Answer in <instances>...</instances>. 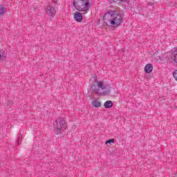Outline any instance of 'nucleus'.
<instances>
[{"instance_id":"obj_3","label":"nucleus","mask_w":177,"mask_h":177,"mask_svg":"<svg viewBox=\"0 0 177 177\" xmlns=\"http://www.w3.org/2000/svg\"><path fill=\"white\" fill-rule=\"evenodd\" d=\"M97 79H95L94 82L92 84V85L90 87V92H92L93 93H95V95H97V96H107L110 94L111 90L110 87L107 88L106 91L100 93L99 92V87L97 86Z\"/></svg>"},{"instance_id":"obj_15","label":"nucleus","mask_w":177,"mask_h":177,"mask_svg":"<svg viewBox=\"0 0 177 177\" xmlns=\"http://www.w3.org/2000/svg\"><path fill=\"white\" fill-rule=\"evenodd\" d=\"M54 3H56L57 1L56 0H53Z\"/></svg>"},{"instance_id":"obj_6","label":"nucleus","mask_w":177,"mask_h":177,"mask_svg":"<svg viewBox=\"0 0 177 177\" xmlns=\"http://www.w3.org/2000/svg\"><path fill=\"white\" fill-rule=\"evenodd\" d=\"M93 99L94 100L91 102V106H93V107H95V109H99V107H101L102 102H100V101H99L98 99H96V98H93Z\"/></svg>"},{"instance_id":"obj_14","label":"nucleus","mask_w":177,"mask_h":177,"mask_svg":"<svg viewBox=\"0 0 177 177\" xmlns=\"http://www.w3.org/2000/svg\"><path fill=\"white\" fill-rule=\"evenodd\" d=\"M12 105H13V101H8L7 102L8 107H10V106H12Z\"/></svg>"},{"instance_id":"obj_2","label":"nucleus","mask_w":177,"mask_h":177,"mask_svg":"<svg viewBox=\"0 0 177 177\" xmlns=\"http://www.w3.org/2000/svg\"><path fill=\"white\" fill-rule=\"evenodd\" d=\"M92 4L89 3V0H73V7L77 11L74 14L75 21L81 23L82 21V13L80 12H88Z\"/></svg>"},{"instance_id":"obj_4","label":"nucleus","mask_w":177,"mask_h":177,"mask_svg":"<svg viewBox=\"0 0 177 177\" xmlns=\"http://www.w3.org/2000/svg\"><path fill=\"white\" fill-rule=\"evenodd\" d=\"M66 128H67V124L64 120H61L60 122L56 120L54 123V132H55L56 135H59L62 131H66Z\"/></svg>"},{"instance_id":"obj_13","label":"nucleus","mask_w":177,"mask_h":177,"mask_svg":"<svg viewBox=\"0 0 177 177\" xmlns=\"http://www.w3.org/2000/svg\"><path fill=\"white\" fill-rule=\"evenodd\" d=\"M173 77L177 81V70L176 71L173 72Z\"/></svg>"},{"instance_id":"obj_7","label":"nucleus","mask_w":177,"mask_h":177,"mask_svg":"<svg viewBox=\"0 0 177 177\" xmlns=\"http://www.w3.org/2000/svg\"><path fill=\"white\" fill-rule=\"evenodd\" d=\"M145 71L147 73V74H150V73L153 71V65L151 64H147L145 67Z\"/></svg>"},{"instance_id":"obj_10","label":"nucleus","mask_w":177,"mask_h":177,"mask_svg":"<svg viewBox=\"0 0 177 177\" xmlns=\"http://www.w3.org/2000/svg\"><path fill=\"white\" fill-rule=\"evenodd\" d=\"M6 7L3 4L0 5V16H2V15L6 12Z\"/></svg>"},{"instance_id":"obj_9","label":"nucleus","mask_w":177,"mask_h":177,"mask_svg":"<svg viewBox=\"0 0 177 177\" xmlns=\"http://www.w3.org/2000/svg\"><path fill=\"white\" fill-rule=\"evenodd\" d=\"M97 86L98 87V90L100 91L101 89H106V86H104V84L103 83V82H97Z\"/></svg>"},{"instance_id":"obj_1","label":"nucleus","mask_w":177,"mask_h":177,"mask_svg":"<svg viewBox=\"0 0 177 177\" xmlns=\"http://www.w3.org/2000/svg\"><path fill=\"white\" fill-rule=\"evenodd\" d=\"M103 20L109 27H120L124 23V16L118 10H108L103 17Z\"/></svg>"},{"instance_id":"obj_5","label":"nucleus","mask_w":177,"mask_h":177,"mask_svg":"<svg viewBox=\"0 0 177 177\" xmlns=\"http://www.w3.org/2000/svg\"><path fill=\"white\" fill-rule=\"evenodd\" d=\"M48 16H51L53 17L55 15H56V9L54 8V7H52V6H48L47 7V10H46Z\"/></svg>"},{"instance_id":"obj_8","label":"nucleus","mask_w":177,"mask_h":177,"mask_svg":"<svg viewBox=\"0 0 177 177\" xmlns=\"http://www.w3.org/2000/svg\"><path fill=\"white\" fill-rule=\"evenodd\" d=\"M104 106L105 109H111V107H113V102L110 100L106 101Z\"/></svg>"},{"instance_id":"obj_11","label":"nucleus","mask_w":177,"mask_h":177,"mask_svg":"<svg viewBox=\"0 0 177 177\" xmlns=\"http://www.w3.org/2000/svg\"><path fill=\"white\" fill-rule=\"evenodd\" d=\"M6 59V56L5 55V53L0 50V60H5Z\"/></svg>"},{"instance_id":"obj_12","label":"nucleus","mask_w":177,"mask_h":177,"mask_svg":"<svg viewBox=\"0 0 177 177\" xmlns=\"http://www.w3.org/2000/svg\"><path fill=\"white\" fill-rule=\"evenodd\" d=\"M115 142V140H114V138H112L106 140L105 144L107 145V143H109V145H111V143H114Z\"/></svg>"}]
</instances>
